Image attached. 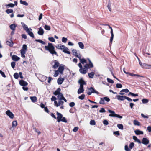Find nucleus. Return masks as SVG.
<instances>
[{"mask_svg":"<svg viewBox=\"0 0 151 151\" xmlns=\"http://www.w3.org/2000/svg\"><path fill=\"white\" fill-rule=\"evenodd\" d=\"M134 132L135 134L137 135L143 134V132L142 131L139 130V129L135 130Z\"/></svg>","mask_w":151,"mask_h":151,"instance_id":"a878e982","label":"nucleus"},{"mask_svg":"<svg viewBox=\"0 0 151 151\" xmlns=\"http://www.w3.org/2000/svg\"><path fill=\"white\" fill-rule=\"evenodd\" d=\"M37 33L39 35H42L44 33V31L41 27H40L39 28V30L38 31Z\"/></svg>","mask_w":151,"mask_h":151,"instance_id":"a211bd4d","label":"nucleus"},{"mask_svg":"<svg viewBox=\"0 0 151 151\" xmlns=\"http://www.w3.org/2000/svg\"><path fill=\"white\" fill-rule=\"evenodd\" d=\"M27 50V46L25 44L23 45L22 48L20 50V51L26 52Z\"/></svg>","mask_w":151,"mask_h":151,"instance_id":"b1692460","label":"nucleus"},{"mask_svg":"<svg viewBox=\"0 0 151 151\" xmlns=\"http://www.w3.org/2000/svg\"><path fill=\"white\" fill-rule=\"evenodd\" d=\"M130 95H131L133 96H138L137 94H134L133 93H132L131 92H129V93L128 94V95L129 96Z\"/></svg>","mask_w":151,"mask_h":151,"instance_id":"de8ad7c7","label":"nucleus"},{"mask_svg":"<svg viewBox=\"0 0 151 151\" xmlns=\"http://www.w3.org/2000/svg\"><path fill=\"white\" fill-rule=\"evenodd\" d=\"M14 77L16 79H17L19 77L18 73H15L14 74Z\"/></svg>","mask_w":151,"mask_h":151,"instance_id":"09e8293b","label":"nucleus"},{"mask_svg":"<svg viewBox=\"0 0 151 151\" xmlns=\"http://www.w3.org/2000/svg\"><path fill=\"white\" fill-rule=\"evenodd\" d=\"M61 91V89L60 88H58L56 91H55L54 93L53 94L57 96V95H58L60 93V92Z\"/></svg>","mask_w":151,"mask_h":151,"instance_id":"6ab92c4d","label":"nucleus"},{"mask_svg":"<svg viewBox=\"0 0 151 151\" xmlns=\"http://www.w3.org/2000/svg\"><path fill=\"white\" fill-rule=\"evenodd\" d=\"M17 123L16 121H14L12 122V127H15L17 125Z\"/></svg>","mask_w":151,"mask_h":151,"instance_id":"ea45409f","label":"nucleus"},{"mask_svg":"<svg viewBox=\"0 0 151 151\" xmlns=\"http://www.w3.org/2000/svg\"><path fill=\"white\" fill-rule=\"evenodd\" d=\"M87 70L86 68L84 67V68H80L79 71L81 73L83 74H85L87 73Z\"/></svg>","mask_w":151,"mask_h":151,"instance_id":"dca6fc26","label":"nucleus"},{"mask_svg":"<svg viewBox=\"0 0 151 151\" xmlns=\"http://www.w3.org/2000/svg\"><path fill=\"white\" fill-rule=\"evenodd\" d=\"M6 113V114L11 118L13 119L14 118V115L12 112L10 111V110H8L7 111Z\"/></svg>","mask_w":151,"mask_h":151,"instance_id":"6e6552de","label":"nucleus"},{"mask_svg":"<svg viewBox=\"0 0 151 151\" xmlns=\"http://www.w3.org/2000/svg\"><path fill=\"white\" fill-rule=\"evenodd\" d=\"M67 38L64 37H63L62 39V42L64 43H66L67 42Z\"/></svg>","mask_w":151,"mask_h":151,"instance_id":"4d7b16f0","label":"nucleus"},{"mask_svg":"<svg viewBox=\"0 0 151 151\" xmlns=\"http://www.w3.org/2000/svg\"><path fill=\"white\" fill-rule=\"evenodd\" d=\"M26 52H21L20 51L21 54V56L23 58H25V54L26 53Z\"/></svg>","mask_w":151,"mask_h":151,"instance_id":"338daca9","label":"nucleus"},{"mask_svg":"<svg viewBox=\"0 0 151 151\" xmlns=\"http://www.w3.org/2000/svg\"><path fill=\"white\" fill-rule=\"evenodd\" d=\"M79 47L82 49H83L84 48V45L82 42H79L78 43Z\"/></svg>","mask_w":151,"mask_h":151,"instance_id":"58836bf2","label":"nucleus"},{"mask_svg":"<svg viewBox=\"0 0 151 151\" xmlns=\"http://www.w3.org/2000/svg\"><path fill=\"white\" fill-rule=\"evenodd\" d=\"M108 111L111 114H109V116L110 117H116L120 118H122V116L120 115L116 114L115 113L114 111L111 110H109Z\"/></svg>","mask_w":151,"mask_h":151,"instance_id":"39448f33","label":"nucleus"},{"mask_svg":"<svg viewBox=\"0 0 151 151\" xmlns=\"http://www.w3.org/2000/svg\"><path fill=\"white\" fill-rule=\"evenodd\" d=\"M53 62L54 63V64L53 65L52 68L54 69H56L58 67H59L60 64L56 60H54Z\"/></svg>","mask_w":151,"mask_h":151,"instance_id":"1a4fd4ad","label":"nucleus"},{"mask_svg":"<svg viewBox=\"0 0 151 151\" xmlns=\"http://www.w3.org/2000/svg\"><path fill=\"white\" fill-rule=\"evenodd\" d=\"M102 25L104 26H108L109 27V28L111 29V37H110V43H112V42L113 38H114V34L113 33V29H112V28L109 25L106 24H102Z\"/></svg>","mask_w":151,"mask_h":151,"instance_id":"0eeeda50","label":"nucleus"},{"mask_svg":"<svg viewBox=\"0 0 151 151\" xmlns=\"http://www.w3.org/2000/svg\"><path fill=\"white\" fill-rule=\"evenodd\" d=\"M95 75V73L93 72H91L90 73H88V76L89 77L91 78H93L94 75Z\"/></svg>","mask_w":151,"mask_h":151,"instance_id":"7c9ffc66","label":"nucleus"},{"mask_svg":"<svg viewBox=\"0 0 151 151\" xmlns=\"http://www.w3.org/2000/svg\"><path fill=\"white\" fill-rule=\"evenodd\" d=\"M15 6V4L12 3H10L6 5V6H9L11 7H13Z\"/></svg>","mask_w":151,"mask_h":151,"instance_id":"8fccbe9b","label":"nucleus"},{"mask_svg":"<svg viewBox=\"0 0 151 151\" xmlns=\"http://www.w3.org/2000/svg\"><path fill=\"white\" fill-rule=\"evenodd\" d=\"M149 142V140L146 138H143L142 141V143L145 145L148 144Z\"/></svg>","mask_w":151,"mask_h":151,"instance_id":"4468645a","label":"nucleus"},{"mask_svg":"<svg viewBox=\"0 0 151 151\" xmlns=\"http://www.w3.org/2000/svg\"><path fill=\"white\" fill-rule=\"evenodd\" d=\"M28 34L32 37V38H34V34L33 33L31 32V31H30L29 30H28V31H27L26 32Z\"/></svg>","mask_w":151,"mask_h":151,"instance_id":"c85d7f7f","label":"nucleus"},{"mask_svg":"<svg viewBox=\"0 0 151 151\" xmlns=\"http://www.w3.org/2000/svg\"><path fill=\"white\" fill-rule=\"evenodd\" d=\"M84 91V89H83V87L80 86L78 90V94H80L81 93H83Z\"/></svg>","mask_w":151,"mask_h":151,"instance_id":"cd10ccee","label":"nucleus"},{"mask_svg":"<svg viewBox=\"0 0 151 151\" xmlns=\"http://www.w3.org/2000/svg\"><path fill=\"white\" fill-rule=\"evenodd\" d=\"M90 124L92 125H96V122L94 120H91L90 121Z\"/></svg>","mask_w":151,"mask_h":151,"instance_id":"49530a36","label":"nucleus"},{"mask_svg":"<svg viewBox=\"0 0 151 151\" xmlns=\"http://www.w3.org/2000/svg\"><path fill=\"white\" fill-rule=\"evenodd\" d=\"M64 80V78H60L57 80V83L59 85L61 84Z\"/></svg>","mask_w":151,"mask_h":151,"instance_id":"4be33fe9","label":"nucleus"},{"mask_svg":"<svg viewBox=\"0 0 151 151\" xmlns=\"http://www.w3.org/2000/svg\"><path fill=\"white\" fill-rule=\"evenodd\" d=\"M0 74L4 78H6V76L4 72L1 70H0Z\"/></svg>","mask_w":151,"mask_h":151,"instance_id":"bf43d9fd","label":"nucleus"},{"mask_svg":"<svg viewBox=\"0 0 151 151\" xmlns=\"http://www.w3.org/2000/svg\"><path fill=\"white\" fill-rule=\"evenodd\" d=\"M62 47H63V52L65 53H67L68 54H70V52L68 51V50H69L64 45L63 46H62Z\"/></svg>","mask_w":151,"mask_h":151,"instance_id":"ddd939ff","label":"nucleus"},{"mask_svg":"<svg viewBox=\"0 0 151 151\" xmlns=\"http://www.w3.org/2000/svg\"><path fill=\"white\" fill-rule=\"evenodd\" d=\"M64 96L62 93H60L57 96V98L59 100H62Z\"/></svg>","mask_w":151,"mask_h":151,"instance_id":"c756f323","label":"nucleus"},{"mask_svg":"<svg viewBox=\"0 0 151 151\" xmlns=\"http://www.w3.org/2000/svg\"><path fill=\"white\" fill-rule=\"evenodd\" d=\"M107 80L108 82L109 83L112 84L114 83V81L111 79L108 78Z\"/></svg>","mask_w":151,"mask_h":151,"instance_id":"13d9d810","label":"nucleus"},{"mask_svg":"<svg viewBox=\"0 0 151 151\" xmlns=\"http://www.w3.org/2000/svg\"><path fill=\"white\" fill-rule=\"evenodd\" d=\"M118 127L120 129L123 130L124 129L123 126L121 124H118L117 125Z\"/></svg>","mask_w":151,"mask_h":151,"instance_id":"79ce46f5","label":"nucleus"},{"mask_svg":"<svg viewBox=\"0 0 151 151\" xmlns=\"http://www.w3.org/2000/svg\"><path fill=\"white\" fill-rule=\"evenodd\" d=\"M125 150L126 151H130L131 149L129 148L128 145H126L125 146Z\"/></svg>","mask_w":151,"mask_h":151,"instance_id":"6e6d98bb","label":"nucleus"},{"mask_svg":"<svg viewBox=\"0 0 151 151\" xmlns=\"http://www.w3.org/2000/svg\"><path fill=\"white\" fill-rule=\"evenodd\" d=\"M57 114L58 116L57 117V121L58 122H60L61 121V119L63 117V115L61 114L58 112H57Z\"/></svg>","mask_w":151,"mask_h":151,"instance_id":"f8f14e48","label":"nucleus"},{"mask_svg":"<svg viewBox=\"0 0 151 151\" xmlns=\"http://www.w3.org/2000/svg\"><path fill=\"white\" fill-rule=\"evenodd\" d=\"M19 84L20 85L24 86H27L28 83L27 82L24 81L23 80H21L19 81Z\"/></svg>","mask_w":151,"mask_h":151,"instance_id":"2eb2a0df","label":"nucleus"},{"mask_svg":"<svg viewBox=\"0 0 151 151\" xmlns=\"http://www.w3.org/2000/svg\"><path fill=\"white\" fill-rule=\"evenodd\" d=\"M134 145V144L133 142L131 143L129 145V147L131 149L132 148H133Z\"/></svg>","mask_w":151,"mask_h":151,"instance_id":"680f3d73","label":"nucleus"},{"mask_svg":"<svg viewBox=\"0 0 151 151\" xmlns=\"http://www.w3.org/2000/svg\"><path fill=\"white\" fill-rule=\"evenodd\" d=\"M133 123L134 125H135L139 126L140 125V123L137 120H134L133 121Z\"/></svg>","mask_w":151,"mask_h":151,"instance_id":"c9c22d12","label":"nucleus"},{"mask_svg":"<svg viewBox=\"0 0 151 151\" xmlns=\"http://www.w3.org/2000/svg\"><path fill=\"white\" fill-rule=\"evenodd\" d=\"M6 43L7 45L9 46L10 47L12 46L13 44L12 41L11 40H10V41H7L6 42Z\"/></svg>","mask_w":151,"mask_h":151,"instance_id":"f704fd0d","label":"nucleus"},{"mask_svg":"<svg viewBox=\"0 0 151 151\" xmlns=\"http://www.w3.org/2000/svg\"><path fill=\"white\" fill-rule=\"evenodd\" d=\"M88 60L89 62V63H87L84 66V67L86 68L87 70L91 69L93 67V65L89 59L88 58Z\"/></svg>","mask_w":151,"mask_h":151,"instance_id":"20e7f679","label":"nucleus"},{"mask_svg":"<svg viewBox=\"0 0 151 151\" xmlns=\"http://www.w3.org/2000/svg\"><path fill=\"white\" fill-rule=\"evenodd\" d=\"M63 104L64 102L62 101V100H59L58 102H57V101H55L54 105L57 107H58L61 105H63Z\"/></svg>","mask_w":151,"mask_h":151,"instance_id":"9d476101","label":"nucleus"},{"mask_svg":"<svg viewBox=\"0 0 151 151\" xmlns=\"http://www.w3.org/2000/svg\"><path fill=\"white\" fill-rule=\"evenodd\" d=\"M110 99L109 98L106 97H105L103 98H101L99 102V103L101 104H104L105 103L104 102L105 101L108 102L110 101Z\"/></svg>","mask_w":151,"mask_h":151,"instance_id":"423d86ee","label":"nucleus"},{"mask_svg":"<svg viewBox=\"0 0 151 151\" xmlns=\"http://www.w3.org/2000/svg\"><path fill=\"white\" fill-rule=\"evenodd\" d=\"M126 96H122L120 95H117L116 97L117 99L120 101H123L126 99Z\"/></svg>","mask_w":151,"mask_h":151,"instance_id":"f3484780","label":"nucleus"},{"mask_svg":"<svg viewBox=\"0 0 151 151\" xmlns=\"http://www.w3.org/2000/svg\"><path fill=\"white\" fill-rule=\"evenodd\" d=\"M12 60L14 61H17L19 60L20 58L15 55H13L12 56Z\"/></svg>","mask_w":151,"mask_h":151,"instance_id":"aec40b11","label":"nucleus"},{"mask_svg":"<svg viewBox=\"0 0 151 151\" xmlns=\"http://www.w3.org/2000/svg\"><path fill=\"white\" fill-rule=\"evenodd\" d=\"M64 46V45H62L61 44H59L57 45L56 46V47L58 49H63V47H62V46L63 47V46Z\"/></svg>","mask_w":151,"mask_h":151,"instance_id":"37998d69","label":"nucleus"},{"mask_svg":"<svg viewBox=\"0 0 151 151\" xmlns=\"http://www.w3.org/2000/svg\"><path fill=\"white\" fill-rule=\"evenodd\" d=\"M16 26L14 24H12L10 26V29L12 30H15Z\"/></svg>","mask_w":151,"mask_h":151,"instance_id":"2f4dec72","label":"nucleus"},{"mask_svg":"<svg viewBox=\"0 0 151 151\" xmlns=\"http://www.w3.org/2000/svg\"><path fill=\"white\" fill-rule=\"evenodd\" d=\"M21 24L23 29L24 30L26 31V32H27V31L29 30V28L27 27V26L24 23L22 22Z\"/></svg>","mask_w":151,"mask_h":151,"instance_id":"5701e85b","label":"nucleus"},{"mask_svg":"<svg viewBox=\"0 0 151 151\" xmlns=\"http://www.w3.org/2000/svg\"><path fill=\"white\" fill-rule=\"evenodd\" d=\"M78 83L80 84V86L83 87V85L86 84V83L82 78H81L78 81Z\"/></svg>","mask_w":151,"mask_h":151,"instance_id":"9b49d317","label":"nucleus"},{"mask_svg":"<svg viewBox=\"0 0 151 151\" xmlns=\"http://www.w3.org/2000/svg\"><path fill=\"white\" fill-rule=\"evenodd\" d=\"M127 73L128 74H129V75L131 76H136L137 77H141L142 78H144L145 77V76H140L138 74H134L129 72H128V73Z\"/></svg>","mask_w":151,"mask_h":151,"instance_id":"bb28decb","label":"nucleus"},{"mask_svg":"<svg viewBox=\"0 0 151 151\" xmlns=\"http://www.w3.org/2000/svg\"><path fill=\"white\" fill-rule=\"evenodd\" d=\"M141 66L143 68L147 69L150 66L151 67V65H149L144 63H142Z\"/></svg>","mask_w":151,"mask_h":151,"instance_id":"393cba45","label":"nucleus"},{"mask_svg":"<svg viewBox=\"0 0 151 151\" xmlns=\"http://www.w3.org/2000/svg\"><path fill=\"white\" fill-rule=\"evenodd\" d=\"M30 99L33 102H35L37 100V98L36 96H31L30 97Z\"/></svg>","mask_w":151,"mask_h":151,"instance_id":"473e14b6","label":"nucleus"},{"mask_svg":"<svg viewBox=\"0 0 151 151\" xmlns=\"http://www.w3.org/2000/svg\"><path fill=\"white\" fill-rule=\"evenodd\" d=\"M103 123L104 124L106 125H108L109 124L108 121L106 120H104L103 121Z\"/></svg>","mask_w":151,"mask_h":151,"instance_id":"774afa93","label":"nucleus"},{"mask_svg":"<svg viewBox=\"0 0 151 151\" xmlns=\"http://www.w3.org/2000/svg\"><path fill=\"white\" fill-rule=\"evenodd\" d=\"M73 54L75 56L78 53L76 49H73L72 50Z\"/></svg>","mask_w":151,"mask_h":151,"instance_id":"603ef678","label":"nucleus"},{"mask_svg":"<svg viewBox=\"0 0 151 151\" xmlns=\"http://www.w3.org/2000/svg\"><path fill=\"white\" fill-rule=\"evenodd\" d=\"M20 3L21 4H22L25 6H27L28 5V3L26 1H23L22 0H20Z\"/></svg>","mask_w":151,"mask_h":151,"instance_id":"4c0bfd02","label":"nucleus"},{"mask_svg":"<svg viewBox=\"0 0 151 151\" xmlns=\"http://www.w3.org/2000/svg\"><path fill=\"white\" fill-rule=\"evenodd\" d=\"M6 13L8 14L12 13L13 12V10L12 9H8L6 11Z\"/></svg>","mask_w":151,"mask_h":151,"instance_id":"a19ab883","label":"nucleus"},{"mask_svg":"<svg viewBox=\"0 0 151 151\" xmlns=\"http://www.w3.org/2000/svg\"><path fill=\"white\" fill-rule=\"evenodd\" d=\"M122 86V85L120 83H117L116 84V87L118 88H121Z\"/></svg>","mask_w":151,"mask_h":151,"instance_id":"052dcab7","label":"nucleus"},{"mask_svg":"<svg viewBox=\"0 0 151 151\" xmlns=\"http://www.w3.org/2000/svg\"><path fill=\"white\" fill-rule=\"evenodd\" d=\"M99 111L100 113H104L106 111L104 108H101V109L99 110Z\"/></svg>","mask_w":151,"mask_h":151,"instance_id":"0e129e2a","label":"nucleus"},{"mask_svg":"<svg viewBox=\"0 0 151 151\" xmlns=\"http://www.w3.org/2000/svg\"><path fill=\"white\" fill-rule=\"evenodd\" d=\"M142 102L143 104H146L148 102L149 100L146 99H143L142 100Z\"/></svg>","mask_w":151,"mask_h":151,"instance_id":"a18cd8bd","label":"nucleus"},{"mask_svg":"<svg viewBox=\"0 0 151 151\" xmlns=\"http://www.w3.org/2000/svg\"><path fill=\"white\" fill-rule=\"evenodd\" d=\"M81 63L83 64L85 63H87V61L84 58L81 59H80Z\"/></svg>","mask_w":151,"mask_h":151,"instance_id":"e433bc0d","label":"nucleus"},{"mask_svg":"<svg viewBox=\"0 0 151 151\" xmlns=\"http://www.w3.org/2000/svg\"><path fill=\"white\" fill-rule=\"evenodd\" d=\"M45 49L46 50L48 51L50 54L53 55H57V52L55 51V47L52 43H48V45L45 46Z\"/></svg>","mask_w":151,"mask_h":151,"instance_id":"f257e3e1","label":"nucleus"},{"mask_svg":"<svg viewBox=\"0 0 151 151\" xmlns=\"http://www.w3.org/2000/svg\"><path fill=\"white\" fill-rule=\"evenodd\" d=\"M44 29L46 30H50L51 28L50 26L47 25H45L44 26Z\"/></svg>","mask_w":151,"mask_h":151,"instance_id":"c03bdc74","label":"nucleus"},{"mask_svg":"<svg viewBox=\"0 0 151 151\" xmlns=\"http://www.w3.org/2000/svg\"><path fill=\"white\" fill-rule=\"evenodd\" d=\"M88 92L87 94L88 95H91L92 93H95L96 94H98L99 93L96 90L93 88L92 87L88 88Z\"/></svg>","mask_w":151,"mask_h":151,"instance_id":"7ed1b4c3","label":"nucleus"},{"mask_svg":"<svg viewBox=\"0 0 151 151\" xmlns=\"http://www.w3.org/2000/svg\"><path fill=\"white\" fill-rule=\"evenodd\" d=\"M35 40L37 42L40 43H41L43 45H45L46 43L44 41H42L40 39H35Z\"/></svg>","mask_w":151,"mask_h":151,"instance_id":"72a5a7b5","label":"nucleus"},{"mask_svg":"<svg viewBox=\"0 0 151 151\" xmlns=\"http://www.w3.org/2000/svg\"><path fill=\"white\" fill-rule=\"evenodd\" d=\"M85 97V95L84 94H82L81 96L78 97V98L81 99L83 100L84 99Z\"/></svg>","mask_w":151,"mask_h":151,"instance_id":"5fc2aeb1","label":"nucleus"},{"mask_svg":"<svg viewBox=\"0 0 151 151\" xmlns=\"http://www.w3.org/2000/svg\"><path fill=\"white\" fill-rule=\"evenodd\" d=\"M48 39L51 42H55V39L52 37H49L48 38Z\"/></svg>","mask_w":151,"mask_h":151,"instance_id":"864d4df0","label":"nucleus"},{"mask_svg":"<svg viewBox=\"0 0 151 151\" xmlns=\"http://www.w3.org/2000/svg\"><path fill=\"white\" fill-rule=\"evenodd\" d=\"M56 99H57V98L54 96H52V97L51 99V101H54V104H55V101H56Z\"/></svg>","mask_w":151,"mask_h":151,"instance_id":"3c124183","label":"nucleus"},{"mask_svg":"<svg viewBox=\"0 0 151 151\" xmlns=\"http://www.w3.org/2000/svg\"><path fill=\"white\" fill-rule=\"evenodd\" d=\"M125 92L126 93H127L129 92V90L127 89H124L121 90L120 93H119V94L121 95H123L124 94V93H122V92Z\"/></svg>","mask_w":151,"mask_h":151,"instance_id":"412c9836","label":"nucleus"},{"mask_svg":"<svg viewBox=\"0 0 151 151\" xmlns=\"http://www.w3.org/2000/svg\"><path fill=\"white\" fill-rule=\"evenodd\" d=\"M15 63L14 62H12L11 63V66L12 67L14 68L15 67Z\"/></svg>","mask_w":151,"mask_h":151,"instance_id":"e2e57ef3","label":"nucleus"},{"mask_svg":"<svg viewBox=\"0 0 151 151\" xmlns=\"http://www.w3.org/2000/svg\"><path fill=\"white\" fill-rule=\"evenodd\" d=\"M65 66L63 65H60L58 67V70H55V73L54 74L53 76L55 77H57L58 76L59 73L61 74H63L65 69Z\"/></svg>","mask_w":151,"mask_h":151,"instance_id":"f03ea898","label":"nucleus"},{"mask_svg":"<svg viewBox=\"0 0 151 151\" xmlns=\"http://www.w3.org/2000/svg\"><path fill=\"white\" fill-rule=\"evenodd\" d=\"M33 129L35 132H37L38 134V135L40 134L41 132L40 131L37 130V129L35 127Z\"/></svg>","mask_w":151,"mask_h":151,"instance_id":"69168bd1","label":"nucleus"}]
</instances>
